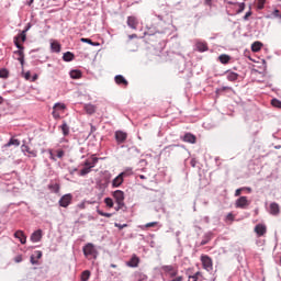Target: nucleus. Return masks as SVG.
Segmentation results:
<instances>
[{
  "mask_svg": "<svg viewBox=\"0 0 281 281\" xmlns=\"http://www.w3.org/2000/svg\"><path fill=\"white\" fill-rule=\"evenodd\" d=\"M113 196L115 199V203L117 206L115 207L116 212H120V210H124L126 207V204H124V191L116 190L113 193Z\"/></svg>",
  "mask_w": 281,
  "mask_h": 281,
  "instance_id": "nucleus-1",
  "label": "nucleus"
},
{
  "mask_svg": "<svg viewBox=\"0 0 281 281\" xmlns=\"http://www.w3.org/2000/svg\"><path fill=\"white\" fill-rule=\"evenodd\" d=\"M201 262H202V267L203 269H205V271H213L214 269V262L212 261V259L210 258V256L207 255H202L200 258Z\"/></svg>",
  "mask_w": 281,
  "mask_h": 281,
  "instance_id": "nucleus-2",
  "label": "nucleus"
},
{
  "mask_svg": "<svg viewBox=\"0 0 281 281\" xmlns=\"http://www.w3.org/2000/svg\"><path fill=\"white\" fill-rule=\"evenodd\" d=\"M72 199L74 196L70 193L63 195L59 200L60 207H69Z\"/></svg>",
  "mask_w": 281,
  "mask_h": 281,
  "instance_id": "nucleus-3",
  "label": "nucleus"
},
{
  "mask_svg": "<svg viewBox=\"0 0 281 281\" xmlns=\"http://www.w3.org/2000/svg\"><path fill=\"white\" fill-rule=\"evenodd\" d=\"M83 256H86V258H89V256H95V246H93V244H87L83 247Z\"/></svg>",
  "mask_w": 281,
  "mask_h": 281,
  "instance_id": "nucleus-4",
  "label": "nucleus"
},
{
  "mask_svg": "<svg viewBox=\"0 0 281 281\" xmlns=\"http://www.w3.org/2000/svg\"><path fill=\"white\" fill-rule=\"evenodd\" d=\"M124 177H126V172L123 171L116 178H114L112 181L113 188H120V186L124 183Z\"/></svg>",
  "mask_w": 281,
  "mask_h": 281,
  "instance_id": "nucleus-5",
  "label": "nucleus"
},
{
  "mask_svg": "<svg viewBox=\"0 0 281 281\" xmlns=\"http://www.w3.org/2000/svg\"><path fill=\"white\" fill-rule=\"evenodd\" d=\"M254 231L257 234V236L260 238V237L265 236V234H267V225H265V224H257L255 226Z\"/></svg>",
  "mask_w": 281,
  "mask_h": 281,
  "instance_id": "nucleus-6",
  "label": "nucleus"
},
{
  "mask_svg": "<svg viewBox=\"0 0 281 281\" xmlns=\"http://www.w3.org/2000/svg\"><path fill=\"white\" fill-rule=\"evenodd\" d=\"M127 25L131 30H137V25H139V20L135 15L127 16Z\"/></svg>",
  "mask_w": 281,
  "mask_h": 281,
  "instance_id": "nucleus-7",
  "label": "nucleus"
},
{
  "mask_svg": "<svg viewBox=\"0 0 281 281\" xmlns=\"http://www.w3.org/2000/svg\"><path fill=\"white\" fill-rule=\"evenodd\" d=\"M14 238H18L21 245H25L27 243V236H25V233H23V231H16L14 233Z\"/></svg>",
  "mask_w": 281,
  "mask_h": 281,
  "instance_id": "nucleus-8",
  "label": "nucleus"
},
{
  "mask_svg": "<svg viewBox=\"0 0 281 281\" xmlns=\"http://www.w3.org/2000/svg\"><path fill=\"white\" fill-rule=\"evenodd\" d=\"M43 238V231L37 229L31 235L32 243H41V239Z\"/></svg>",
  "mask_w": 281,
  "mask_h": 281,
  "instance_id": "nucleus-9",
  "label": "nucleus"
},
{
  "mask_svg": "<svg viewBox=\"0 0 281 281\" xmlns=\"http://www.w3.org/2000/svg\"><path fill=\"white\" fill-rule=\"evenodd\" d=\"M13 54L18 57L19 63L21 64V66L23 67L25 65V54L23 53V49H19L14 50Z\"/></svg>",
  "mask_w": 281,
  "mask_h": 281,
  "instance_id": "nucleus-10",
  "label": "nucleus"
},
{
  "mask_svg": "<svg viewBox=\"0 0 281 281\" xmlns=\"http://www.w3.org/2000/svg\"><path fill=\"white\" fill-rule=\"evenodd\" d=\"M195 48L200 52H207L209 47H207V43L203 42V41H196L195 42Z\"/></svg>",
  "mask_w": 281,
  "mask_h": 281,
  "instance_id": "nucleus-11",
  "label": "nucleus"
},
{
  "mask_svg": "<svg viewBox=\"0 0 281 281\" xmlns=\"http://www.w3.org/2000/svg\"><path fill=\"white\" fill-rule=\"evenodd\" d=\"M180 139H182V142H196V136L192 133H184L180 136Z\"/></svg>",
  "mask_w": 281,
  "mask_h": 281,
  "instance_id": "nucleus-12",
  "label": "nucleus"
},
{
  "mask_svg": "<svg viewBox=\"0 0 281 281\" xmlns=\"http://www.w3.org/2000/svg\"><path fill=\"white\" fill-rule=\"evenodd\" d=\"M127 137H128V134H126V132H123V131L115 132L116 142H126Z\"/></svg>",
  "mask_w": 281,
  "mask_h": 281,
  "instance_id": "nucleus-13",
  "label": "nucleus"
},
{
  "mask_svg": "<svg viewBox=\"0 0 281 281\" xmlns=\"http://www.w3.org/2000/svg\"><path fill=\"white\" fill-rule=\"evenodd\" d=\"M270 214H272V216H278V214H280V204L272 202L270 204Z\"/></svg>",
  "mask_w": 281,
  "mask_h": 281,
  "instance_id": "nucleus-14",
  "label": "nucleus"
},
{
  "mask_svg": "<svg viewBox=\"0 0 281 281\" xmlns=\"http://www.w3.org/2000/svg\"><path fill=\"white\" fill-rule=\"evenodd\" d=\"M164 271L170 276V278L177 277L178 271L172 266H165Z\"/></svg>",
  "mask_w": 281,
  "mask_h": 281,
  "instance_id": "nucleus-15",
  "label": "nucleus"
},
{
  "mask_svg": "<svg viewBox=\"0 0 281 281\" xmlns=\"http://www.w3.org/2000/svg\"><path fill=\"white\" fill-rule=\"evenodd\" d=\"M114 80H115L116 85H123V87H128V81L122 75H116L114 77Z\"/></svg>",
  "mask_w": 281,
  "mask_h": 281,
  "instance_id": "nucleus-16",
  "label": "nucleus"
},
{
  "mask_svg": "<svg viewBox=\"0 0 281 281\" xmlns=\"http://www.w3.org/2000/svg\"><path fill=\"white\" fill-rule=\"evenodd\" d=\"M225 76L229 82H235V80H238V74L234 71L227 70Z\"/></svg>",
  "mask_w": 281,
  "mask_h": 281,
  "instance_id": "nucleus-17",
  "label": "nucleus"
},
{
  "mask_svg": "<svg viewBox=\"0 0 281 281\" xmlns=\"http://www.w3.org/2000/svg\"><path fill=\"white\" fill-rule=\"evenodd\" d=\"M127 267H132V268H135V267H138L139 266V257H137L136 255H134L130 261H127Z\"/></svg>",
  "mask_w": 281,
  "mask_h": 281,
  "instance_id": "nucleus-18",
  "label": "nucleus"
},
{
  "mask_svg": "<svg viewBox=\"0 0 281 281\" xmlns=\"http://www.w3.org/2000/svg\"><path fill=\"white\" fill-rule=\"evenodd\" d=\"M98 157H91V158H88L83 166H88L89 168H95V164H98Z\"/></svg>",
  "mask_w": 281,
  "mask_h": 281,
  "instance_id": "nucleus-19",
  "label": "nucleus"
},
{
  "mask_svg": "<svg viewBox=\"0 0 281 281\" xmlns=\"http://www.w3.org/2000/svg\"><path fill=\"white\" fill-rule=\"evenodd\" d=\"M95 131H98V128H95V125L91 124L90 125V133L88 135L89 142H93V139L98 140V138H95Z\"/></svg>",
  "mask_w": 281,
  "mask_h": 281,
  "instance_id": "nucleus-20",
  "label": "nucleus"
},
{
  "mask_svg": "<svg viewBox=\"0 0 281 281\" xmlns=\"http://www.w3.org/2000/svg\"><path fill=\"white\" fill-rule=\"evenodd\" d=\"M218 60H220V63H222V65H227L229 63V60H232V56H229L227 54H222L218 56Z\"/></svg>",
  "mask_w": 281,
  "mask_h": 281,
  "instance_id": "nucleus-21",
  "label": "nucleus"
},
{
  "mask_svg": "<svg viewBox=\"0 0 281 281\" xmlns=\"http://www.w3.org/2000/svg\"><path fill=\"white\" fill-rule=\"evenodd\" d=\"M70 78H72V80H80V78H82V71L80 70H71L69 72Z\"/></svg>",
  "mask_w": 281,
  "mask_h": 281,
  "instance_id": "nucleus-22",
  "label": "nucleus"
},
{
  "mask_svg": "<svg viewBox=\"0 0 281 281\" xmlns=\"http://www.w3.org/2000/svg\"><path fill=\"white\" fill-rule=\"evenodd\" d=\"M74 58H75V55L71 52H66L63 55V60H65V63H71V60H74Z\"/></svg>",
  "mask_w": 281,
  "mask_h": 281,
  "instance_id": "nucleus-23",
  "label": "nucleus"
},
{
  "mask_svg": "<svg viewBox=\"0 0 281 281\" xmlns=\"http://www.w3.org/2000/svg\"><path fill=\"white\" fill-rule=\"evenodd\" d=\"M85 111L88 113V115H93L95 113V105L89 103L85 105Z\"/></svg>",
  "mask_w": 281,
  "mask_h": 281,
  "instance_id": "nucleus-24",
  "label": "nucleus"
},
{
  "mask_svg": "<svg viewBox=\"0 0 281 281\" xmlns=\"http://www.w3.org/2000/svg\"><path fill=\"white\" fill-rule=\"evenodd\" d=\"M236 207H245V205H247V198L246 196H240L237 201H236Z\"/></svg>",
  "mask_w": 281,
  "mask_h": 281,
  "instance_id": "nucleus-25",
  "label": "nucleus"
},
{
  "mask_svg": "<svg viewBox=\"0 0 281 281\" xmlns=\"http://www.w3.org/2000/svg\"><path fill=\"white\" fill-rule=\"evenodd\" d=\"M50 49H52V52H55V54H59L60 44L58 42H52L50 43Z\"/></svg>",
  "mask_w": 281,
  "mask_h": 281,
  "instance_id": "nucleus-26",
  "label": "nucleus"
},
{
  "mask_svg": "<svg viewBox=\"0 0 281 281\" xmlns=\"http://www.w3.org/2000/svg\"><path fill=\"white\" fill-rule=\"evenodd\" d=\"M260 49H262V42H255L251 45V50L252 52H260Z\"/></svg>",
  "mask_w": 281,
  "mask_h": 281,
  "instance_id": "nucleus-27",
  "label": "nucleus"
},
{
  "mask_svg": "<svg viewBox=\"0 0 281 281\" xmlns=\"http://www.w3.org/2000/svg\"><path fill=\"white\" fill-rule=\"evenodd\" d=\"M89 278H91V271L85 270V271L81 273V281H89Z\"/></svg>",
  "mask_w": 281,
  "mask_h": 281,
  "instance_id": "nucleus-28",
  "label": "nucleus"
},
{
  "mask_svg": "<svg viewBox=\"0 0 281 281\" xmlns=\"http://www.w3.org/2000/svg\"><path fill=\"white\" fill-rule=\"evenodd\" d=\"M53 109L55 111H65L67 109V106L65 105V103H55Z\"/></svg>",
  "mask_w": 281,
  "mask_h": 281,
  "instance_id": "nucleus-29",
  "label": "nucleus"
},
{
  "mask_svg": "<svg viewBox=\"0 0 281 281\" xmlns=\"http://www.w3.org/2000/svg\"><path fill=\"white\" fill-rule=\"evenodd\" d=\"M22 153H29V155H34V151L30 148L29 144L22 145Z\"/></svg>",
  "mask_w": 281,
  "mask_h": 281,
  "instance_id": "nucleus-30",
  "label": "nucleus"
},
{
  "mask_svg": "<svg viewBox=\"0 0 281 281\" xmlns=\"http://www.w3.org/2000/svg\"><path fill=\"white\" fill-rule=\"evenodd\" d=\"M81 43H88V45H92V47H98V45H100V43H95V42H93L89 38H85V37L81 38Z\"/></svg>",
  "mask_w": 281,
  "mask_h": 281,
  "instance_id": "nucleus-31",
  "label": "nucleus"
},
{
  "mask_svg": "<svg viewBox=\"0 0 281 281\" xmlns=\"http://www.w3.org/2000/svg\"><path fill=\"white\" fill-rule=\"evenodd\" d=\"M89 172H91V167L86 166L83 169L80 170L79 175H80V177H85V176L89 175Z\"/></svg>",
  "mask_w": 281,
  "mask_h": 281,
  "instance_id": "nucleus-32",
  "label": "nucleus"
},
{
  "mask_svg": "<svg viewBox=\"0 0 281 281\" xmlns=\"http://www.w3.org/2000/svg\"><path fill=\"white\" fill-rule=\"evenodd\" d=\"M10 77V71L5 68L0 69V78H9Z\"/></svg>",
  "mask_w": 281,
  "mask_h": 281,
  "instance_id": "nucleus-33",
  "label": "nucleus"
},
{
  "mask_svg": "<svg viewBox=\"0 0 281 281\" xmlns=\"http://www.w3.org/2000/svg\"><path fill=\"white\" fill-rule=\"evenodd\" d=\"M265 3H267V0H257V3H256L257 10H262L265 8Z\"/></svg>",
  "mask_w": 281,
  "mask_h": 281,
  "instance_id": "nucleus-34",
  "label": "nucleus"
},
{
  "mask_svg": "<svg viewBox=\"0 0 281 281\" xmlns=\"http://www.w3.org/2000/svg\"><path fill=\"white\" fill-rule=\"evenodd\" d=\"M15 38H18V41H22V43H25L27 36L25 35V32H21L18 36H15Z\"/></svg>",
  "mask_w": 281,
  "mask_h": 281,
  "instance_id": "nucleus-35",
  "label": "nucleus"
},
{
  "mask_svg": "<svg viewBox=\"0 0 281 281\" xmlns=\"http://www.w3.org/2000/svg\"><path fill=\"white\" fill-rule=\"evenodd\" d=\"M98 215L99 216H105V218H111L113 216V213H104L103 211L98 210Z\"/></svg>",
  "mask_w": 281,
  "mask_h": 281,
  "instance_id": "nucleus-36",
  "label": "nucleus"
},
{
  "mask_svg": "<svg viewBox=\"0 0 281 281\" xmlns=\"http://www.w3.org/2000/svg\"><path fill=\"white\" fill-rule=\"evenodd\" d=\"M271 104H272V106H276L277 109H281V101L278 99H272Z\"/></svg>",
  "mask_w": 281,
  "mask_h": 281,
  "instance_id": "nucleus-37",
  "label": "nucleus"
},
{
  "mask_svg": "<svg viewBox=\"0 0 281 281\" xmlns=\"http://www.w3.org/2000/svg\"><path fill=\"white\" fill-rule=\"evenodd\" d=\"M61 131L64 135H69V126L67 125V123H64L61 125Z\"/></svg>",
  "mask_w": 281,
  "mask_h": 281,
  "instance_id": "nucleus-38",
  "label": "nucleus"
},
{
  "mask_svg": "<svg viewBox=\"0 0 281 281\" xmlns=\"http://www.w3.org/2000/svg\"><path fill=\"white\" fill-rule=\"evenodd\" d=\"M104 203L108 207H113L114 203H113V199L111 198H105L104 199Z\"/></svg>",
  "mask_w": 281,
  "mask_h": 281,
  "instance_id": "nucleus-39",
  "label": "nucleus"
},
{
  "mask_svg": "<svg viewBox=\"0 0 281 281\" xmlns=\"http://www.w3.org/2000/svg\"><path fill=\"white\" fill-rule=\"evenodd\" d=\"M13 42H14L15 47H18L19 49H24V47L22 45H20V43H19V37H14Z\"/></svg>",
  "mask_w": 281,
  "mask_h": 281,
  "instance_id": "nucleus-40",
  "label": "nucleus"
},
{
  "mask_svg": "<svg viewBox=\"0 0 281 281\" xmlns=\"http://www.w3.org/2000/svg\"><path fill=\"white\" fill-rule=\"evenodd\" d=\"M245 11V2H241L238 4V9H237V12L240 13V12H244Z\"/></svg>",
  "mask_w": 281,
  "mask_h": 281,
  "instance_id": "nucleus-41",
  "label": "nucleus"
},
{
  "mask_svg": "<svg viewBox=\"0 0 281 281\" xmlns=\"http://www.w3.org/2000/svg\"><path fill=\"white\" fill-rule=\"evenodd\" d=\"M114 227H117L119 229H124V227H128V224H119V223H115L114 224Z\"/></svg>",
  "mask_w": 281,
  "mask_h": 281,
  "instance_id": "nucleus-42",
  "label": "nucleus"
},
{
  "mask_svg": "<svg viewBox=\"0 0 281 281\" xmlns=\"http://www.w3.org/2000/svg\"><path fill=\"white\" fill-rule=\"evenodd\" d=\"M35 256H36L37 260H41V258H43V251L36 250Z\"/></svg>",
  "mask_w": 281,
  "mask_h": 281,
  "instance_id": "nucleus-43",
  "label": "nucleus"
},
{
  "mask_svg": "<svg viewBox=\"0 0 281 281\" xmlns=\"http://www.w3.org/2000/svg\"><path fill=\"white\" fill-rule=\"evenodd\" d=\"M272 16H274V19H279V18H280V10L276 9V10L272 12Z\"/></svg>",
  "mask_w": 281,
  "mask_h": 281,
  "instance_id": "nucleus-44",
  "label": "nucleus"
},
{
  "mask_svg": "<svg viewBox=\"0 0 281 281\" xmlns=\"http://www.w3.org/2000/svg\"><path fill=\"white\" fill-rule=\"evenodd\" d=\"M57 157H58V159H63V157H65V151L64 150H57Z\"/></svg>",
  "mask_w": 281,
  "mask_h": 281,
  "instance_id": "nucleus-45",
  "label": "nucleus"
},
{
  "mask_svg": "<svg viewBox=\"0 0 281 281\" xmlns=\"http://www.w3.org/2000/svg\"><path fill=\"white\" fill-rule=\"evenodd\" d=\"M145 227H157V222H149L145 225Z\"/></svg>",
  "mask_w": 281,
  "mask_h": 281,
  "instance_id": "nucleus-46",
  "label": "nucleus"
},
{
  "mask_svg": "<svg viewBox=\"0 0 281 281\" xmlns=\"http://www.w3.org/2000/svg\"><path fill=\"white\" fill-rule=\"evenodd\" d=\"M14 262H23V256L18 255V256L14 258Z\"/></svg>",
  "mask_w": 281,
  "mask_h": 281,
  "instance_id": "nucleus-47",
  "label": "nucleus"
},
{
  "mask_svg": "<svg viewBox=\"0 0 281 281\" xmlns=\"http://www.w3.org/2000/svg\"><path fill=\"white\" fill-rule=\"evenodd\" d=\"M31 29H32V23H27L25 29L22 32L26 34V32H30Z\"/></svg>",
  "mask_w": 281,
  "mask_h": 281,
  "instance_id": "nucleus-48",
  "label": "nucleus"
},
{
  "mask_svg": "<svg viewBox=\"0 0 281 281\" xmlns=\"http://www.w3.org/2000/svg\"><path fill=\"white\" fill-rule=\"evenodd\" d=\"M193 277L203 280V273H201L200 271L195 272Z\"/></svg>",
  "mask_w": 281,
  "mask_h": 281,
  "instance_id": "nucleus-49",
  "label": "nucleus"
},
{
  "mask_svg": "<svg viewBox=\"0 0 281 281\" xmlns=\"http://www.w3.org/2000/svg\"><path fill=\"white\" fill-rule=\"evenodd\" d=\"M207 243H210V237H206L205 239H202L200 245L203 247V245H207Z\"/></svg>",
  "mask_w": 281,
  "mask_h": 281,
  "instance_id": "nucleus-50",
  "label": "nucleus"
},
{
  "mask_svg": "<svg viewBox=\"0 0 281 281\" xmlns=\"http://www.w3.org/2000/svg\"><path fill=\"white\" fill-rule=\"evenodd\" d=\"M189 280L192 281H203V279H199V277L189 276Z\"/></svg>",
  "mask_w": 281,
  "mask_h": 281,
  "instance_id": "nucleus-51",
  "label": "nucleus"
},
{
  "mask_svg": "<svg viewBox=\"0 0 281 281\" xmlns=\"http://www.w3.org/2000/svg\"><path fill=\"white\" fill-rule=\"evenodd\" d=\"M192 168H195L196 167V159H191L190 161Z\"/></svg>",
  "mask_w": 281,
  "mask_h": 281,
  "instance_id": "nucleus-52",
  "label": "nucleus"
},
{
  "mask_svg": "<svg viewBox=\"0 0 281 281\" xmlns=\"http://www.w3.org/2000/svg\"><path fill=\"white\" fill-rule=\"evenodd\" d=\"M243 192V189H237L235 191V196H240V193Z\"/></svg>",
  "mask_w": 281,
  "mask_h": 281,
  "instance_id": "nucleus-53",
  "label": "nucleus"
},
{
  "mask_svg": "<svg viewBox=\"0 0 281 281\" xmlns=\"http://www.w3.org/2000/svg\"><path fill=\"white\" fill-rule=\"evenodd\" d=\"M227 221H234V215L232 213H229L227 216H226Z\"/></svg>",
  "mask_w": 281,
  "mask_h": 281,
  "instance_id": "nucleus-54",
  "label": "nucleus"
},
{
  "mask_svg": "<svg viewBox=\"0 0 281 281\" xmlns=\"http://www.w3.org/2000/svg\"><path fill=\"white\" fill-rule=\"evenodd\" d=\"M171 281H183V277H176V278L172 279Z\"/></svg>",
  "mask_w": 281,
  "mask_h": 281,
  "instance_id": "nucleus-55",
  "label": "nucleus"
},
{
  "mask_svg": "<svg viewBox=\"0 0 281 281\" xmlns=\"http://www.w3.org/2000/svg\"><path fill=\"white\" fill-rule=\"evenodd\" d=\"M31 262H32L33 265H38V261H36V260L34 259V256L31 257Z\"/></svg>",
  "mask_w": 281,
  "mask_h": 281,
  "instance_id": "nucleus-56",
  "label": "nucleus"
},
{
  "mask_svg": "<svg viewBox=\"0 0 281 281\" xmlns=\"http://www.w3.org/2000/svg\"><path fill=\"white\" fill-rule=\"evenodd\" d=\"M227 89H232L229 87H222L221 89H218L217 91H227Z\"/></svg>",
  "mask_w": 281,
  "mask_h": 281,
  "instance_id": "nucleus-57",
  "label": "nucleus"
},
{
  "mask_svg": "<svg viewBox=\"0 0 281 281\" xmlns=\"http://www.w3.org/2000/svg\"><path fill=\"white\" fill-rule=\"evenodd\" d=\"M130 41H133V38H137V34H132L128 36Z\"/></svg>",
  "mask_w": 281,
  "mask_h": 281,
  "instance_id": "nucleus-58",
  "label": "nucleus"
},
{
  "mask_svg": "<svg viewBox=\"0 0 281 281\" xmlns=\"http://www.w3.org/2000/svg\"><path fill=\"white\" fill-rule=\"evenodd\" d=\"M30 76H31V74H30V71H27V72H25L24 78H25L26 80H30Z\"/></svg>",
  "mask_w": 281,
  "mask_h": 281,
  "instance_id": "nucleus-59",
  "label": "nucleus"
},
{
  "mask_svg": "<svg viewBox=\"0 0 281 281\" xmlns=\"http://www.w3.org/2000/svg\"><path fill=\"white\" fill-rule=\"evenodd\" d=\"M204 3H205L206 5H212V0H204Z\"/></svg>",
  "mask_w": 281,
  "mask_h": 281,
  "instance_id": "nucleus-60",
  "label": "nucleus"
},
{
  "mask_svg": "<svg viewBox=\"0 0 281 281\" xmlns=\"http://www.w3.org/2000/svg\"><path fill=\"white\" fill-rule=\"evenodd\" d=\"M16 145V146H19V143H14V142H9L8 144H7V146H12V145Z\"/></svg>",
  "mask_w": 281,
  "mask_h": 281,
  "instance_id": "nucleus-61",
  "label": "nucleus"
},
{
  "mask_svg": "<svg viewBox=\"0 0 281 281\" xmlns=\"http://www.w3.org/2000/svg\"><path fill=\"white\" fill-rule=\"evenodd\" d=\"M9 142H19V138L11 137Z\"/></svg>",
  "mask_w": 281,
  "mask_h": 281,
  "instance_id": "nucleus-62",
  "label": "nucleus"
},
{
  "mask_svg": "<svg viewBox=\"0 0 281 281\" xmlns=\"http://www.w3.org/2000/svg\"><path fill=\"white\" fill-rule=\"evenodd\" d=\"M53 115H54V117H58V114L56 113L55 109H53Z\"/></svg>",
  "mask_w": 281,
  "mask_h": 281,
  "instance_id": "nucleus-63",
  "label": "nucleus"
},
{
  "mask_svg": "<svg viewBox=\"0 0 281 281\" xmlns=\"http://www.w3.org/2000/svg\"><path fill=\"white\" fill-rule=\"evenodd\" d=\"M139 278H142V280H146V276L145 274H138Z\"/></svg>",
  "mask_w": 281,
  "mask_h": 281,
  "instance_id": "nucleus-64",
  "label": "nucleus"
}]
</instances>
